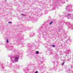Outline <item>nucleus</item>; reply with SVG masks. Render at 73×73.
Wrapping results in <instances>:
<instances>
[{"label":"nucleus","instance_id":"14","mask_svg":"<svg viewBox=\"0 0 73 73\" xmlns=\"http://www.w3.org/2000/svg\"><path fill=\"white\" fill-rule=\"evenodd\" d=\"M36 42H40V41L39 40H38L36 41Z\"/></svg>","mask_w":73,"mask_h":73},{"label":"nucleus","instance_id":"13","mask_svg":"<svg viewBox=\"0 0 73 73\" xmlns=\"http://www.w3.org/2000/svg\"><path fill=\"white\" fill-rule=\"evenodd\" d=\"M52 46H53V47H55V45H52Z\"/></svg>","mask_w":73,"mask_h":73},{"label":"nucleus","instance_id":"7","mask_svg":"<svg viewBox=\"0 0 73 73\" xmlns=\"http://www.w3.org/2000/svg\"><path fill=\"white\" fill-rule=\"evenodd\" d=\"M36 54H38V53H39V52L38 51H36Z\"/></svg>","mask_w":73,"mask_h":73},{"label":"nucleus","instance_id":"15","mask_svg":"<svg viewBox=\"0 0 73 73\" xmlns=\"http://www.w3.org/2000/svg\"><path fill=\"white\" fill-rule=\"evenodd\" d=\"M65 62H63V63H62V65H64V63H65Z\"/></svg>","mask_w":73,"mask_h":73},{"label":"nucleus","instance_id":"4","mask_svg":"<svg viewBox=\"0 0 73 73\" xmlns=\"http://www.w3.org/2000/svg\"><path fill=\"white\" fill-rule=\"evenodd\" d=\"M67 25H68V27L70 28H72V29H73V25H72L70 23H67Z\"/></svg>","mask_w":73,"mask_h":73},{"label":"nucleus","instance_id":"20","mask_svg":"<svg viewBox=\"0 0 73 73\" xmlns=\"http://www.w3.org/2000/svg\"><path fill=\"white\" fill-rule=\"evenodd\" d=\"M41 36V35H39V36H38V37H40Z\"/></svg>","mask_w":73,"mask_h":73},{"label":"nucleus","instance_id":"12","mask_svg":"<svg viewBox=\"0 0 73 73\" xmlns=\"http://www.w3.org/2000/svg\"><path fill=\"white\" fill-rule=\"evenodd\" d=\"M9 50H11V47H9Z\"/></svg>","mask_w":73,"mask_h":73},{"label":"nucleus","instance_id":"19","mask_svg":"<svg viewBox=\"0 0 73 73\" xmlns=\"http://www.w3.org/2000/svg\"><path fill=\"white\" fill-rule=\"evenodd\" d=\"M63 17H64V16H63V17H62V18H63Z\"/></svg>","mask_w":73,"mask_h":73},{"label":"nucleus","instance_id":"17","mask_svg":"<svg viewBox=\"0 0 73 73\" xmlns=\"http://www.w3.org/2000/svg\"><path fill=\"white\" fill-rule=\"evenodd\" d=\"M35 73H38V71H36L35 72Z\"/></svg>","mask_w":73,"mask_h":73},{"label":"nucleus","instance_id":"6","mask_svg":"<svg viewBox=\"0 0 73 73\" xmlns=\"http://www.w3.org/2000/svg\"><path fill=\"white\" fill-rule=\"evenodd\" d=\"M40 33H42V32H44V30H41V31H38V33H40Z\"/></svg>","mask_w":73,"mask_h":73},{"label":"nucleus","instance_id":"23","mask_svg":"<svg viewBox=\"0 0 73 73\" xmlns=\"http://www.w3.org/2000/svg\"><path fill=\"white\" fill-rule=\"evenodd\" d=\"M66 0L68 1V0Z\"/></svg>","mask_w":73,"mask_h":73},{"label":"nucleus","instance_id":"24","mask_svg":"<svg viewBox=\"0 0 73 73\" xmlns=\"http://www.w3.org/2000/svg\"><path fill=\"white\" fill-rule=\"evenodd\" d=\"M66 0L68 1V0Z\"/></svg>","mask_w":73,"mask_h":73},{"label":"nucleus","instance_id":"2","mask_svg":"<svg viewBox=\"0 0 73 73\" xmlns=\"http://www.w3.org/2000/svg\"><path fill=\"white\" fill-rule=\"evenodd\" d=\"M66 16L67 17L68 19H73V15L70 14H67V15H64V17H66Z\"/></svg>","mask_w":73,"mask_h":73},{"label":"nucleus","instance_id":"3","mask_svg":"<svg viewBox=\"0 0 73 73\" xmlns=\"http://www.w3.org/2000/svg\"><path fill=\"white\" fill-rule=\"evenodd\" d=\"M66 9L67 10V11H68V12H72V10H71L72 8L70 7V5L67 6Z\"/></svg>","mask_w":73,"mask_h":73},{"label":"nucleus","instance_id":"11","mask_svg":"<svg viewBox=\"0 0 73 73\" xmlns=\"http://www.w3.org/2000/svg\"><path fill=\"white\" fill-rule=\"evenodd\" d=\"M21 15L22 16H25V15L23 14H21Z\"/></svg>","mask_w":73,"mask_h":73},{"label":"nucleus","instance_id":"22","mask_svg":"<svg viewBox=\"0 0 73 73\" xmlns=\"http://www.w3.org/2000/svg\"><path fill=\"white\" fill-rule=\"evenodd\" d=\"M5 1L6 2L7 1V0H5Z\"/></svg>","mask_w":73,"mask_h":73},{"label":"nucleus","instance_id":"1","mask_svg":"<svg viewBox=\"0 0 73 73\" xmlns=\"http://www.w3.org/2000/svg\"><path fill=\"white\" fill-rule=\"evenodd\" d=\"M19 56L18 57L13 56L11 58V61L12 63L17 62L19 60Z\"/></svg>","mask_w":73,"mask_h":73},{"label":"nucleus","instance_id":"18","mask_svg":"<svg viewBox=\"0 0 73 73\" xmlns=\"http://www.w3.org/2000/svg\"><path fill=\"white\" fill-rule=\"evenodd\" d=\"M33 36H34V35L32 34V36H31V37H33Z\"/></svg>","mask_w":73,"mask_h":73},{"label":"nucleus","instance_id":"8","mask_svg":"<svg viewBox=\"0 0 73 73\" xmlns=\"http://www.w3.org/2000/svg\"><path fill=\"white\" fill-rule=\"evenodd\" d=\"M52 23H53V21H51L49 24L50 25H51Z\"/></svg>","mask_w":73,"mask_h":73},{"label":"nucleus","instance_id":"10","mask_svg":"<svg viewBox=\"0 0 73 73\" xmlns=\"http://www.w3.org/2000/svg\"><path fill=\"white\" fill-rule=\"evenodd\" d=\"M6 42L7 43H8L9 42L8 41V39H7V41H6Z\"/></svg>","mask_w":73,"mask_h":73},{"label":"nucleus","instance_id":"5","mask_svg":"<svg viewBox=\"0 0 73 73\" xmlns=\"http://www.w3.org/2000/svg\"><path fill=\"white\" fill-rule=\"evenodd\" d=\"M1 66V69H4V66H3V64L1 63L0 64V66Z\"/></svg>","mask_w":73,"mask_h":73},{"label":"nucleus","instance_id":"16","mask_svg":"<svg viewBox=\"0 0 73 73\" xmlns=\"http://www.w3.org/2000/svg\"><path fill=\"white\" fill-rule=\"evenodd\" d=\"M8 23H12V22H9Z\"/></svg>","mask_w":73,"mask_h":73},{"label":"nucleus","instance_id":"21","mask_svg":"<svg viewBox=\"0 0 73 73\" xmlns=\"http://www.w3.org/2000/svg\"><path fill=\"white\" fill-rule=\"evenodd\" d=\"M25 16H27V15H25Z\"/></svg>","mask_w":73,"mask_h":73},{"label":"nucleus","instance_id":"9","mask_svg":"<svg viewBox=\"0 0 73 73\" xmlns=\"http://www.w3.org/2000/svg\"><path fill=\"white\" fill-rule=\"evenodd\" d=\"M63 14H64L65 15V14H66H66H67V13H66V12H63Z\"/></svg>","mask_w":73,"mask_h":73}]
</instances>
